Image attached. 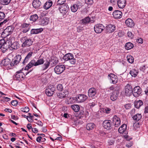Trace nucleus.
Segmentation results:
<instances>
[{"instance_id":"6","label":"nucleus","mask_w":148,"mask_h":148,"mask_svg":"<svg viewBox=\"0 0 148 148\" xmlns=\"http://www.w3.org/2000/svg\"><path fill=\"white\" fill-rule=\"evenodd\" d=\"M108 78L109 80L112 81V83L114 84L116 83L118 81L117 77L112 73H110L108 75Z\"/></svg>"},{"instance_id":"26","label":"nucleus","mask_w":148,"mask_h":148,"mask_svg":"<svg viewBox=\"0 0 148 148\" xmlns=\"http://www.w3.org/2000/svg\"><path fill=\"white\" fill-rule=\"evenodd\" d=\"M73 56L71 53H67L63 57V59L65 61H68L73 58Z\"/></svg>"},{"instance_id":"27","label":"nucleus","mask_w":148,"mask_h":148,"mask_svg":"<svg viewBox=\"0 0 148 148\" xmlns=\"http://www.w3.org/2000/svg\"><path fill=\"white\" fill-rule=\"evenodd\" d=\"M53 4L52 1L51 0H49L48 1H47L44 5V8L47 10L50 8Z\"/></svg>"},{"instance_id":"28","label":"nucleus","mask_w":148,"mask_h":148,"mask_svg":"<svg viewBox=\"0 0 148 148\" xmlns=\"http://www.w3.org/2000/svg\"><path fill=\"white\" fill-rule=\"evenodd\" d=\"M79 6L78 3H75L71 5V11L73 12H76L78 9Z\"/></svg>"},{"instance_id":"41","label":"nucleus","mask_w":148,"mask_h":148,"mask_svg":"<svg viewBox=\"0 0 148 148\" xmlns=\"http://www.w3.org/2000/svg\"><path fill=\"white\" fill-rule=\"evenodd\" d=\"M143 104V103L142 101L139 100L135 103L134 106L136 108H139Z\"/></svg>"},{"instance_id":"23","label":"nucleus","mask_w":148,"mask_h":148,"mask_svg":"<svg viewBox=\"0 0 148 148\" xmlns=\"http://www.w3.org/2000/svg\"><path fill=\"white\" fill-rule=\"evenodd\" d=\"M125 24L128 27H132L135 25L134 21L130 18H128L125 21Z\"/></svg>"},{"instance_id":"20","label":"nucleus","mask_w":148,"mask_h":148,"mask_svg":"<svg viewBox=\"0 0 148 148\" xmlns=\"http://www.w3.org/2000/svg\"><path fill=\"white\" fill-rule=\"evenodd\" d=\"M29 25V24L27 23H24L22 25L21 28L23 33H25L29 31L30 29Z\"/></svg>"},{"instance_id":"58","label":"nucleus","mask_w":148,"mask_h":148,"mask_svg":"<svg viewBox=\"0 0 148 148\" xmlns=\"http://www.w3.org/2000/svg\"><path fill=\"white\" fill-rule=\"evenodd\" d=\"M29 59L25 57L23 61V62L22 63L23 64L25 65L26 63H27L28 62L29 60Z\"/></svg>"},{"instance_id":"13","label":"nucleus","mask_w":148,"mask_h":148,"mask_svg":"<svg viewBox=\"0 0 148 148\" xmlns=\"http://www.w3.org/2000/svg\"><path fill=\"white\" fill-rule=\"evenodd\" d=\"M25 75L24 73L20 71L17 72L15 75V78L17 80H23L24 79Z\"/></svg>"},{"instance_id":"44","label":"nucleus","mask_w":148,"mask_h":148,"mask_svg":"<svg viewBox=\"0 0 148 148\" xmlns=\"http://www.w3.org/2000/svg\"><path fill=\"white\" fill-rule=\"evenodd\" d=\"M11 0H1L0 2L1 4L7 5L9 3Z\"/></svg>"},{"instance_id":"7","label":"nucleus","mask_w":148,"mask_h":148,"mask_svg":"<svg viewBox=\"0 0 148 148\" xmlns=\"http://www.w3.org/2000/svg\"><path fill=\"white\" fill-rule=\"evenodd\" d=\"M65 67L63 65H58L54 68L55 72L58 74L61 73L65 69Z\"/></svg>"},{"instance_id":"3","label":"nucleus","mask_w":148,"mask_h":148,"mask_svg":"<svg viewBox=\"0 0 148 148\" xmlns=\"http://www.w3.org/2000/svg\"><path fill=\"white\" fill-rule=\"evenodd\" d=\"M56 89L55 87L53 85H49L45 90V93L48 96H52Z\"/></svg>"},{"instance_id":"51","label":"nucleus","mask_w":148,"mask_h":148,"mask_svg":"<svg viewBox=\"0 0 148 148\" xmlns=\"http://www.w3.org/2000/svg\"><path fill=\"white\" fill-rule=\"evenodd\" d=\"M21 111L25 112H27L29 111V109L27 107H25L24 108H22L21 109Z\"/></svg>"},{"instance_id":"35","label":"nucleus","mask_w":148,"mask_h":148,"mask_svg":"<svg viewBox=\"0 0 148 148\" xmlns=\"http://www.w3.org/2000/svg\"><path fill=\"white\" fill-rule=\"evenodd\" d=\"M10 47L12 49H16L19 48L18 43L17 42H14L11 45Z\"/></svg>"},{"instance_id":"57","label":"nucleus","mask_w":148,"mask_h":148,"mask_svg":"<svg viewBox=\"0 0 148 148\" xmlns=\"http://www.w3.org/2000/svg\"><path fill=\"white\" fill-rule=\"evenodd\" d=\"M32 54L33 52H30L28 53L26 57L29 59L32 56Z\"/></svg>"},{"instance_id":"9","label":"nucleus","mask_w":148,"mask_h":148,"mask_svg":"<svg viewBox=\"0 0 148 148\" xmlns=\"http://www.w3.org/2000/svg\"><path fill=\"white\" fill-rule=\"evenodd\" d=\"M103 125L105 129L108 130L111 129L112 126L111 121L109 120H105L103 122Z\"/></svg>"},{"instance_id":"18","label":"nucleus","mask_w":148,"mask_h":148,"mask_svg":"<svg viewBox=\"0 0 148 148\" xmlns=\"http://www.w3.org/2000/svg\"><path fill=\"white\" fill-rule=\"evenodd\" d=\"M69 93V92L67 90H64L62 92L57 93V95L60 99H63L67 97Z\"/></svg>"},{"instance_id":"56","label":"nucleus","mask_w":148,"mask_h":148,"mask_svg":"<svg viewBox=\"0 0 148 148\" xmlns=\"http://www.w3.org/2000/svg\"><path fill=\"white\" fill-rule=\"evenodd\" d=\"M18 103V101L17 100H13L11 101V104L12 106H16Z\"/></svg>"},{"instance_id":"60","label":"nucleus","mask_w":148,"mask_h":148,"mask_svg":"<svg viewBox=\"0 0 148 148\" xmlns=\"http://www.w3.org/2000/svg\"><path fill=\"white\" fill-rule=\"evenodd\" d=\"M136 41L138 43L142 44L143 42V40L142 38H139Z\"/></svg>"},{"instance_id":"38","label":"nucleus","mask_w":148,"mask_h":148,"mask_svg":"<svg viewBox=\"0 0 148 148\" xmlns=\"http://www.w3.org/2000/svg\"><path fill=\"white\" fill-rule=\"evenodd\" d=\"M71 107L73 110L76 112H78L79 110V106L76 104H74L71 106Z\"/></svg>"},{"instance_id":"50","label":"nucleus","mask_w":148,"mask_h":148,"mask_svg":"<svg viewBox=\"0 0 148 148\" xmlns=\"http://www.w3.org/2000/svg\"><path fill=\"white\" fill-rule=\"evenodd\" d=\"M6 32L5 30H4L1 34V36L4 38H6L10 35L7 32Z\"/></svg>"},{"instance_id":"36","label":"nucleus","mask_w":148,"mask_h":148,"mask_svg":"<svg viewBox=\"0 0 148 148\" xmlns=\"http://www.w3.org/2000/svg\"><path fill=\"white\" fill-rule=\"evenodd\" d=\"M142 116L140 114H137L133 117L134 120L138 121L141 119Z\"/></svg>"},{"instance_id":"31","label":"nucleus","mask_w":148,"mask_h":148,"mask_svg":"<svg viewBox=\"0 0 148 148\" xmlns=\"http://www.w3.org/2000/svg\"><path fill=\"white\" fill-rule=\"evenodd\" d=\"M95 125L92 123H89L87 124L86 125V128L88 130H92L95 127Z\"/></svg>"},{"instance_id":"47","label":"nucleus","mask_w":148,"mask_h":148,"mask_svg":"<svg viewBox=\"0 0 148 148\" xmlns=\"http://www.w3.org/2000/svg\"><path fill=\"white\" fill-rule=\"evenodd\" d=\"M69 62L70 64L71 65V66H72L73 65H74L75 64L76 62V59L74 58L73 57V58H71V59L69 60Z\"/></svg>"},{"instance_id":"12","label":"nucleus","mask_w":148,"mask_h":148,"mask_svg":"<svg viewBox=\"0 0 148 148\" xmlns=\"http://www.w3.org/2000/svg\"><path fill=\"white\" fill-rule=\"evenodd\" d=\"M69 9V7L67 3L60 6L59 10L60 12L62 14H65L67 12Z\"/></svg>"},{"instance_id":"19","label":"nucleus","mask_w":148,"mask_h":148,"mask_svg":"<svg viewBox=\"0 0 148 148\" xmlns=\"http://www.w3.org/2000/svg\"><path fill=\"white\" fill-rule=\"evenodd\" d=\"M49 21V19L47 17L41 18L39 20V24L40 25L44 26L47 25Z\"/></svg>"},{"instance_id":"54","label":"nucleus","mask_w":148,"mask_h":148,"mask_svg":"<svg viewBox=\"0 0 148 148\" xmlns=\"http://www.w3.org/2000/svg\"><path fill=\"white\" fill-rule=\"evenodd\" d=\"M85 3L88 5H91L93 3V0H85Z\"/></svg>"},{"instance_id":"15","label":"nucleus","mask_w":148,"mask_h":148,"mask_svg":"<svg viewBox=\"0 0 148 148\" xmlns=\"http://www.w3.org/2000/svg\"><path fill=\"white\" fill-rule=\"evenodd\" d=\"M8 46L6 42L4 39L0 40V49H1L2 51H4L7 49Z\"/></svg>"},{"instance_id":"30","label":"nucleus","mask_w":148,"mask_h":148,"mask_svg":"<svg viewBox=\"0 0 148 148\" xmlns=\"http://www.w3.org/2000/svg\"><path fill=\"white\" fill-rule=\"evenodd\" d=\"M127 125L126 124H123L119 129V132L121 134L123 133L126 129Z\"/></svg>"},{"instance_id":"1","label":"nucleus","mask_w":148,"mask_h":148,"mask_svg":"<svg viewBox=\"0 0 148 148\" xmlns=\"http://www.w3.org/2000/svg\"><path fill=\"white\" fill-rule=\"evenodd\" d=\"M21 42L22 43L21 47H29L32 45L33 43L32 40L27 36H25L20 39Z\"/></svg>"},{"instance_id":"34","label":"nucleus","mask_w":148,"mask_h":148,"mask_svg":"<svg viewBox=\"0 0 148 148\" xmlns=\"http://www.w3.org/2000/svg\"><path fill=\"white\" fill-rule=\"evenodd\" d=\"M50 64V62L48 61L45 62L43 65L41 66L42 70L44 71L47 69L49 67Z\"/></svg>"},{"instance_id":"49","label":"nucleus","mask_w":148,"mask_h":148,"mask_svg":"<svg viewBox=\"0 0 148 148\" xmlns=\"http://www.w3.org/2000/svg\"><path fill=\"white\" fill-rule=\"evenodd\" d=\"M14 59L16 60L17 62L19 63L21 59V57L20 55H17L15 56Z\"/></svg>"},{"instance_id":"11","label":"nucleus","mask_w":148,"mask_h":148,"mask_svg":"<svg viewBox=\"0 0 148 148\" xmlns=\"http://www.w3.org/2000/svg\"><path fill=\"white\" fill-rule=\"evenodd\" d=\"M76 100L78 103L83 102L87 99V96L84 94H79L76 97Z\"/></svg>"},{"instance_id":"52","label":"nucleus","mask_w":148,"mask_h":148,"mask_svg":"<svg viewBox=\"0 0 148 148\" xmlns=\"http://www.w3.org/2000/svg\"><path fill=\"white\" fill-rule=\"evenodd\" d=\"M57 89L60 91H61L63 89V87L62 84H59L57 86Z\"/></svg>"},{"instance_id":"5","label":"nucleus","mask_w":148,"mask_h":148,"mask_svg":"<svg viewBox=\"0 0 148 148\" xmlns=\"http://www.w3.org/2000/svg\"><path fill=\"white\" fill-rule=\"evenodd\" d=\"M133 95L136 97H138L141 94L142 89L139 86L135 87L133 89Z\"/></svg>"},{"instance_id":"53","label":"nucleus","mask_w":148,"mask_h":148,"mask_svg":"<svg viewBox=\"0 0 148 148\" xmlns=\"http://www.w3.org/2000/svg\"><path fill=\"white\" fill-rule=\"evenodd\" d=\"M5 17V14L2 12H0V21L3 19Z\"/></svg>"},{"instance_id":"43","label":"nucleus","mask_w":148,"mask_h":148,"mask_svg":"<svg viewBox=\"0 0 148 148\" xmlns=\"http://www.w3.org/2000/svg\"><path fill=\"white\" fill-rule=\"evenodd\" d=\"M90 21V18L88 17H86L82 20V23L84 24H86L89 23Z\"/></svg>"},{"instance_id":"45","label":"nucleus","mask_w":148,"mask_h":148,"mask_svg":"<svg viewBox=\"0 0 148 148\" xmlns=\"http://www.w3.org/2000/svg\"><path fill=\"white\" fill-rule=\"evenodd\" d=\"M127 60L130 63H132L134 62L133 58L131 56H128L127 57Z\"/></svg>"},{"instance_id":"46","label":"nucleus","mask_w":148,"mask_h":148,"mask_svg":"<svg viewBox=\"0 0 148 148\" xmlns=\"http://www.w3.org/2000/svg\"><path fill=\"white\" fill-rule=\"evenodd\" d=\"M66 0H58L57 2V4L58 5H60L62 6L63 5H64L66 3Z\"/></svg>"},{"instance_id":"33","label":"nucleus","mask_w":148,"mask_h":148,"mask_svg":"<svg viewBox=\"0 0 148 148\" xmlns=\"http://www.w3.org/2000/svg\"><path fill=\"white\" fill-rule=\"evenodd\" d=\"M138 73V71L135 69H132L130 72L132 76L134 77H135L137 75Z\"/></svg>"},{"instance_id":"39","label":"nucleus","mask_w":148,"mask_h":148,"mask_svg":"<svg viewBox=\"0 0 148 148\" xmlns=\"http://www.w3.org/2000/svg\"><path fill=\"white\" fill-rule=\"evenodd\" d=\"M14 28L12 26H9L7 27L5 30L10 35L13 31Z\"/></svg>"},{"instance_id":"48","label":"nucleus","mask_w":148,"mask_h":148,"mask_svg":"<svg viewBox=\"0 0 148 148\" xmlns=\"http://www.w3.org/2000/svg\"><path fill=\"white\" fill-rule=\"evenodd\" d=\"M19 63L17 62L16 60L14 59L12 60L11 62V66H13L15 65H17Z\"/></svg>"},{"instance_id":"29","label":"nucleus","mask_w":148,"mask_h":148,"mask_svg":"<svg viewBox=\"0 0 148 148\" xmlns=\"http://www.w3.org/2000/svg\"><path fill=\"white\" fill-rule=\"evenodd\" d=\"M43 30V29L42 28L36 29H32L31 30V33L33 34H37L41 32Z\"/></svg>"},{"instance_id":"25","label":"nucleus","mask_w":148,"mask_h":148,"mask_svg":"<svg viewBox=\"0 0 148 148\" xmlns=\"http://www.w3.org/2000/svg\"><path fill=\"white\" fill-rule=\"evenodd\" d=\"M32 4L34 7L36 8L40 6L41 3L39 0H34Z\"/></svg>"},{"instance_id":"32","label":"nucleus","mask_w":148,"mask_h":148,"mask_svg":"<svg viewBox=\"0 0 148 148\" xmlns=\"http://www.w3.org/2000/svg\"><path fill=\"white\" fill-rule=\"evenodd\" d=\"M76 100V97H70L68 98L67 100V103L68 104H71L75 103Z\"/></svg>"},{"instance_id":"64","label":"nucleus","mask_w":148,"mask_h":148,"mask_svg":"<svg viewBox=\"0 0 148 148\" xmlns=\"http://www.w3.org/2000/svg\"><path fill=\"white\" fill-rule=\"evenodd\" d=\"M3 97L5 101L7 102L10 101V98L8 97Z\"/></svg>"},{"instance_id":"8","label":"nucleus","mask_w":148,"mask_h":148,"mask_svg":"<svg viewBox=\"0 0 148 148\" xmlns=\"http://www.w3.org/2000/svg\"><path fill=\"white\" fill-rule=\"evenodd\" d=\"M119 87L118 86V88L115 89L111 93L110 96V99L112 101H114L117 99L119 94Z\"/></svg>"},{"instance_id":"4","label":"nucleus","mask_w":148,"mask_h":148,"mask_svg":"<svg viewBox=\"0 0 148 148\" xmlns=\"http://www.w3.org/2000/svg\"><path fill=\"white\" fill-rule=\"evenodd\" d=\"M133 89L131 86L129 84H127L125 88V95L127 96H131L133 94Z\"/></svg>"},{"instance_id":"16","label":"nucleus","mask_w":148,"mask_h":148,"mask_svg":"<svg viewBox=\"0 0 148 148\" xmlns=\"http://www.w3.org/2000/svg\"><path fill=\"white\" fill-rule=\"evenodd\" d=\"M105 29L106 33H111L115 30V26L114 25L109 24L106 26Z\"/></svg>"},{"instance_id":"10","label":"nucleus","mask_w":148,"mask_h":148,"mask_svg":"<svg viewBox=\"0 0 148 148\" xmlns=\"http://www.w3.org/2000/svg\"><path fill=\"white\" fill-rule=\"evenodd\" d=\"M104 29V27L102 24H97L94 27L95 31L97 33H101Z\"/></svg>"},{"instance_id":"2","label":"nucleus","mask_w":148,"mask_h":148,"mask_svg":"<svg viewBox=\"0 0 148 148\" xmlns=\"http://www.w3.org/2000/svg\"><path fill=\"white\" fill-rule=\"evenodd\" d=\"M1 65L8 69L11 67L10 60L8 58H5L3 59L1 61Z\"/></svg>"},{"instance_id":"59","label":"nucleus","mask_w":148,"mask_h":148,"mask_svg":"<svg viewBox=\"0 0 148 148\" xmlns=\"http://www.w3.org/2000/svg\"><path fill=\"white\" fill-rule=\"evenodd\" d=\"M29 59L25 57L23 61V62L22 63L23 64L25 65L26 63H27L28 62L29 60Z\"/></svg>"},{"instance_id":"42","label":"nucleus","mask_w":148,"mask_h":148,"mask_svg":"<svg viewBox=\"0 0 148 148\" xmlns=\"http://www.w3.org/2000/svg\"><path fill=\"white\" fill-rule=\"evenodd\" d=\"M44 62V60L43 58H40L38 59L36 62L35 61V65L36 66L39 65L43 64Z\"/></svg>"},{"instance_id":"21","label":"nucleus","mask_w":148,"mask_h":148,"mask_svg":"<svg viewBox=\"0 0 148 148\" xmlns=\"http://www.w3.org/2000/svg\"><path fill=\"white\" fill-rule=\"evenodd\" d=\"M113 15L115 18L116 19L120 18L122 16V13L120 11L116 10L113 12Z\"/></svg>"},{"instance_id":"24","label":"nucleus","mask_w":148,"mask_h":148,"mask_svg":"<svg viewBox=\"0 0 148 148\" xmlns=\"http://www.w3.org/2000/svg\"><path fill=\"white\" fill-rule=\"evenodd\" d=\"M35 60H31L29 63L26 66L25 69V70H27L34 66H36V65H35Z\"/></svg>"},{"instance_id":"62","label":"nucleus","mask_w":148,"mask_h":148,"mask_svg":"<svg viewBox=\"0 0 148 148\" xmlns=\"http://www.w3.org/2000/svg\"><path fill=\"white\" fill-rule=\"evenodd\" d=\"M42 139V137L40 136L38 137L36 139V141L39 143H40Z\"/></svg>"},{"instance_id":"61","label":"nucleus","mask_w":148,"mask_h":148,"mask_svg":"<svg viewBox=\"0 0 148 148\" xmlns=\"http://www.w3.org/2000/svg\"><path fill=\"white\" fill-rule=\"evenodd\" d=\"M127 35L128 37L131 38H132L133 37L132 33L131 32H128L127 34Z\"/></svg>"},{"instance_id":"55","label":"nucleus","mask_w":148,"mask_h":148,"mask_svg":"<svg viewBox=\"0 0 148 148\" xmlns=\"http://www.w3.org/2000/svg\"><path fill=\"white\" fill-rule=\"evenodd\" d=\"M111 109L108 108H106L104 109V111H105L107 114L109 113L110 112Z\"/></svg>"},{"instance_id":"37","label":"nucleus","mask_w":148,"mask_h":148,"mask_svg":"<svg viewBox=\"0 0 148 148\" xmlns=\"http://www.w3.org/2000/svg\"><path fill=\"white\" fill-rule=\"evenodd\" d=\"M133 44L131 42H128L125 45V47L126 49L128 50L132 49L133 47Z\"/></svg>"},{"instance_id":"22","label":"nucleus","mask_w":148,"mask_h":148,"mask_svg":"<svg viewBox=\"0 0 148 148\" xmlns=\"http://www.w3.org/2000/svg\"><path fill=\"white\" fill-rule=\"evenodd\" d=\"M126 0H118L117 4L119 7L121 9L123 8L126 5Z\"/></svg>"},{"instance_id":"14","label":"nucleus","mask_w":148,"mask_h":148,"mask_svg":"<svg viewBox=\"0 0 148 148\" xmlns=\"http://www.w3.org/2000/svg\"><path fill=\"white\" fill-rule=\"evenodd\" d=\"M97 94L96 90L95 88H90L88 91V96L92 99L95 98Z\"/></svg>"},{"instance_id":"17","label":"nucleus","mask_w":148,"mask_h":148,"mask_svg":"<svg viewBox=\"0 0 148 148\" xmlns=\"http://www.w3.org/2000/svg\"><path fill=\"white\" fill-rule=\"evenodd\" d=\"M113 123L115 127H118L120 126L121 123L120 118L116 115L114 116L113 118Z\"/></svg>"},{"instance_id":"63","label":"nucleus","mask_w":148,"mask_h":148,"mask_svg":"<svg viewBox=\"0 0 148 148\" xmlns=\"http://www.w3.org/2000/svg\"><path fill=\"white\" fill-rule=\"evenodd\" d=\"M32 131L35 133H36L38 132V131L36 128H33L32 129Z\"/></svg>"},{"instance_id":"40","label":"nucleus","mask_w":148,"mask_h":148,"mask_svg":"<svg viewBox=\"0 0 148 148\" xmlns=\"http://www.w3.org/2000/svg\"><path fill=\"white\" fill-rule=\"evenodd\" d=\"M38 18V15L36 14H34L31 15L29 18L30 21H32L33 22H35Z\"/></svg>"}]
</instances>
